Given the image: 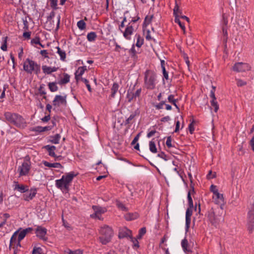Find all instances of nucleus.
<instances>
[{"mask_svg":"<svg viewBox=\"0 0 254 254\" xmlns=\"http://www.w3.org/2000/svg\"><path fill=\"white\" fill-rule=\"evenodd\" d=\"M76 176L74 172H70L62 176L61 179L55 181L56 187L61 190L63 193H68L70 183Z\"/></svg>","mask_w":254,"mask_h":254,"instance_id":"nucleus-1","label":"nucleus"},{"mask_svg":"<svg viewBox=\"0 0 254 254\" xmlns=\"http://www.w3.org/2000/svg\"><path fill=\"white\" fill-rule=\"evenodd\" d=\"M4 116L8 122L19 128L23 129L27 127L25 120L17 113L6 112Z\"/></svg>","mask_w":254,"mask_h":254,"instance_id":"nucleus-2","label":"nucleus"},{"mask_svg":"<svg viewBox=\"0 0 254 254\" xmlns=\"http://www.w3.org/2000/svg\"><path fill=\"white\" fill-rule=\"evenodd\" d=\"M158 83L157 75L152 70H146L144 73V85L148 90H153Z\"/></svg>","mask_w":254,"mask_h":254,"instance_id":"nucleus-3","label":"nucleus"},{"mask_svg":"<svg viewBox=\"0 0 254 254\" xmlns=\"http://www.w3.org/2000/svg\"><path fill=\"white\" fill-rule=\"evenodd\" d=\"M99 233L101 235L99 237V240L102 245H107L111 241L113 236V231L111 227L104 225L100 228Z\"/></svg>","mask_w":254,"mask_h":254,"instance_id":"nucleus-4","label":"nucleus"},{"mask_svg":"<svg viewBox=\"0 0 254 254\" xmlns=\"http://www.w3.org/2000/svg\"><path fill=\"white\" fill-rule=\"evenodd\" d=\"M23 69L28 73H34L38 75L41 72V66L34 61L28 58L23 64Z\"/></svg>","mask_w":254,"mask_h":254,"instance_id":"nucleus-5","label":"nucleus"},{"mask_svg":"<svg viewBox=\"0 0 254 254\" xmlns=\"http://www.w3.org/2000/svg\"><path fill=\"white\" fill-rule=\"evenodd\" d=\"M31 168V162L29 160L24 161L21 165H19L17 168V173H18V177L23 176H27L29 175Z\"/></svg>","mask_w":254,"mask_h":254,"instance_id":"nucleus-6","label":"nucleus"},{"mask_svg":"<svg viewBox=\"0 0 254 254\" xmlns=\"http://www.w3.org/2000/svg\"><path fill=\"white\" fill-rule=\"evenodd\" d=\"M92 208L94 210V213L90 215V217L94 219H97L100 220H103V218L102 214L105 213L107 211L105 207H101L99 205H93Z\"/></svg>","mask_w":254,"mask_h":254,"instance_id":"nucleus-7","label":"nucleus"},{"mask_svg":"<svg viewBox=\"0 0 254 254\" xmlns=\"http://www.w3.org/2000/svg\"><path fill=\"white\" fill-rule=\"evenodd\" d=\"M38 190V189L35 187H31L30 189L28 187V190L22 195V199L25 201H30L36 196Z\"/></svg>","mask_w":254,"mask_h":254,"instance_id":"nucleus-8","label":"nucleus"},{"mask_svg":"<svg viewBox=\"0 0 254 254\" xmlns=\"http://www.w3.org/2000/svg\"><path fill=\"white\" fill-rule=\"evenodd\" d=\"M251 68V66L247 63L238 62L235 64L232 69L237 72H242L250 70Z\"/></svg>","mask_w":254,"mask_h":254,"instance_id":"nucleus-9","label":"nucleus"},{"mask_svg":"<svg viewBox=\"0 0 254 254\" xmlns=\"http://www.w3.org/2000/svg\"><path fill=\"white\" fill-rule=\"evenodd\" d=\"M12 187L14 191H17L21 193H25L28 190L29 186L23 184H19L17 181H14Z\"/></svg>","mask_w":254,"mask_h":254,"instance_id":"nucleus-10","label":"nucleus"},{"mask_svg":"<svg viewBox=\"0 0 254 254\" xmlns=\"http://www.w3.org/2000/svg\"><path fill=\"white\" fill-rule=\"evenodd\" d=\"M66 96H63L59 95L55 96L54 100L53 101V104L54 106L59 107L61 105L66 106L67 104L66 102Z\"/></svg>","mask_w":254,"mask_h":254,"instance_id":"nucleus-11","label":"nucleus"},{"mask_svg":"<svg viewBox=\"0 0 254 254\" xmlns=\"http://www.w3.org/2000/svg\"><path fill=\"white\" fill-rule=\"evenodd\" d=\"M135 25H132L131 23H128L125 31L123 32V36L127 40H130L131 36L135 31Z\"/></svg>","mask_w":254,"mask_h":254,"instance_id":"nucleus-12","label":"nucleus"},{"mask_svg":"<svg viewBox=\"0 0 254 254\" xmlns=\"http://www.w3.org/2000/svg\"><path fill=\"white\" fill-rule=\"evenodd\" d=\"M33 229L31 227H28L24 229H21L17 235V245L20 246V243L24 238L27 233L31 232Z\"/></svg>","mask_w":254,"mask_h":254,"instance_id":"nucleus-13","label":"nucleus"},{"mask_svg":"<svg viewBox=\"0 0 254 254\" xmlns=\"http://www.w3.org/2000/svg\"><path fill=\"white\" fill-rule=\"evenodd\" d=\"M254 208L249 211L248 214V229L252 231L254 228Z\"/></svg>","mask_w":254,"mask_h":254,"instance_id":"nucleus-14","label":"nucleus"},{"mask_svg":"<svg viewBox=\"0 0 254 254\" xmlns=\"http://www.w3.org/2000/svg\"><path fill=\"white\" fill-rule=\"evenodd\" d=\"M47 229L41 226H38L36 230V235L40 239L43 240H47V238H46L45 236L47 234Z\"/></svg>","mask_w":254,"mask_h":254,"instance_id":"nucleus-15","label":"nucleus"},{"mask_svg":"<svg viewBox=\"0 0 254 254\" xmlns=\"http://www.w3.org/2000/svg\"><path fill=\"white\" fill-rule=\"evenodd\" d=\"M131 231L127 228H124L120 229L119 232L118 237L119 239H124L125 238H131Z\"/></svg>","mask_w":254,"mask_h":254,"instance_id":"nucleus-16","label":"nucleus"},{"mask_svg":"<svg viewBox=\"0 0 254 254\" xmlns=\"http://www.w3.org/2000/svg\"><path fill=\"white\" fill-rule=\"evenodd\" d=\"M212 199L216 204L221 205L222 208V205L224 203L223 195L219 192L216 193L213 195Z\"/></svg>","mask_w":254,"mask_h":254,"instance_id":"nucleus-17","label":"nucleus"},{"mask_svg":"<svg viewBox=\"0 0 254 254\" xmlns=\"http://www.w3.org/2000/svg\"><path fill=\"white\" fill-rule=\"evenodd\" d=\"M141 92V88L137 89L135 93H129V91H127V98L128 102H131L134 99L137 97H139L140 96Z\"/></svg>","mask_w":254,"mask_h":254,"instance_id":"nucleus-18","label":"nucleus"},{"mask_svg":"<svg viewBox=\"0 0 254 254\" xmlns=\"http://www.w3.org/2000/svg\"><path fill=\"white\" fill-rule=\"evenodd\" d=\"M208 218L210 223L215 226H216L219 222L218 217L215 214L213 211H211L208 212Z\"/></svg>","mask_w":254,"mask_h":254,"instance_id":"nucleus-19","label":"nucleus"},{"mask_svg":"<svg viewBox=\"0 0 254 254\" xmlns=\"http://www.w3.org/2000/svg\"><path fill=\"white\" fill-rule=\"evenodd\" d=\"M43 148L48 152V154L50 156L52 157L56 156L55 151L56 150V147L55 146L47 145L43 146Z\"/></svg>","mask_w":254,"mask_h":254,"instance_id":"nucleus-20","label":"nucleus"},{"mask_svg":"<svg viewBox=\"0 0 254 254\" xmlns=\"http://www.w3.org/2000/svg\"><path fill=\"white\" fill-rule=\"evenodd\" d=\"M42 163L44 164V165L46 167H50V168H60L62 169L63 168V166L60 163H51L50 162H48L46 161H43Z\"/></svg>","mask_w":254,"mask_h":254,"instance_id":"nucleus-21","label":"nucleus"},{"mask_svg":"<svg viewBox=\"0 0 254 254\" xmlns=\"http://www.w3.org/2000/svg\"><path fill=\"white\" fill-rule=\"evenodd\" d=\"M61 137V135L57 133L54 135L50 136L48 142L56 144H58L59 143Z\"/></svg>","mask_w":254,"mask_h":254,"instance_id":"nucleus-22","label":"nucleus"},{"mask_svg":"<svg viewBox=\"0 0 254 254\" xmlns=\"http://www.w3.org/2000/svg\"><path fill=\"white\" fill-rule=\"evenodd\" d=\"M64 77L60 79L58 83L60 85L67 84L70 81V75L66 73H63Z\"/></svg>","mask_w":254,"mask_h":254,"instance_id":"nucleus-23","label":"nucleus"},{"mask_svg":"<svg viewBox=\"0 0 254 254\" xmlns=\"http://www.w3.org/2000/svg\"><path fill=\"white\" fill-rule=\"evenodd\" d=\"M119 88V84L117 82H114L112 85L111 88V94L110 95V97L111 98H114L115 97V95L118 92Z\"/></svg>","mask_w":254,"mask_h":254,"instance_id":"nucleus-24","label":"nucleus"},{"mask_svg":"<svg viewBox=\"0 0 254 254\" xmlns=\"http://www.w3.org/2000/svg\"><path fill=\"white\" fill-rule=\"evenodd\" d=\"M134 38L136 40L135 46L138 48L141 47L144 43L143 38L139 34H135Z\"/></svg>","mask_w":254,"mask_h":254,"instance_id":"nucleus-25","label":"nucleus"},{"mask_svg":"<svg viewBox=\"0 0 254 254\" xmlns=\"http://www.w3.org/2000/svg\"><path fill=\"white\" fill-rule=\"evenodd\" d=\"M188 241L187 239L185 238L183 240H182L181 242V246L183 248V250L185 253H189L191 252V250L188 248Z\"/></svg>","mask_w":254,"mask_h":254,"instance_id":"nucleus-26","label":"nucleus"},{"mask_svg":"<svg viewBox=\"0 0 254 254\" xmlns=\"http://www.w3.org/2000/svg\"><path fill=\"white\" fill-rule=\"evenodd\" d=\"M139 111L138 109L136 110L134 113H132L129 117L126 119L125 122V125L126 126L127 125L131 123V121L137 115H139Z\"/></svg>","mask_w":254,"mask_h":254,"instance_id":"nucleus-27","label":"nucleus"},{"mask_svg":"<svg viewBox=\"0 0 254 254\" xmlns=\"http://www.w3.org/2000/svg\"><path fill=\"white\" fill-rule=\"evenodd\" d=\"M138 217V214L136 213H128L125 215V218L127 221H131L136 219Z\"/></svg>","mask_w":254,"mask_h":254,"instance_id":"nucleus-28","label":"nucleus"},{"mask_svg":"<svg viewBox=\"0 0 254 254\" xmlns=\"http://www.w3.org/2000/svg\"><path fill=\"white\" fill-rule=\"evenodd\" d=\"M56 82H51L48 83V86L51 92H54L58 90L59 88Z\"/></svg>","mask_w":254,"mask_h":254,"instance_id":"nucleus-29","label":"nucleus"},{"mask_svg":"<svg viewBox=\"0 0 254 254\" xmlns=\"http://www.w3.org/2000/svg\"><path fill=\"white\" fill-rule=\"evenodd\" d=\"M179 13L182 14V12L179 9V6L177 0H175V5L173 9V14L175 17H179Z\"/></svg>","mask_w":254,"mask_h":254,"instance_id":"nucleus-30","label":"nucleus"},{"mask_svg":"<svg viewBox=\"0 0 254 254\" xmlns=\"http://www.w3.org/2000/svg\"><path fill=\"white\" fill-rule=\"evenodd\" d=\"M97 38L96 33L95 32H90L87 34V39L89 42H94Z\"/></svg>","mask_w":254,"mask_h":254,"instance_id":"nucleus-31","label":"nucleus"},{"mask_svg":"<svg viewBox=\"0 0 254 254\" xmlns=\"http://www.w3.org/2000/svg\"><path fill=\"white\" fill-rule=\"evenodd\" d=\"M21 229V228H20L13 234L10 240V242H11V243H13V244H16V242H17V235Z\"/></svg>","mask_w":254,"mask_h":254,"instance_id":"nucleus-32","label":"nucleus"},{"mask_svg":"<svg viewBox=\"0 0 254 254\" xmlns=\"http://www.w3.org/2000/svg\"><path fill=\"white\" fill-rule=\"evenodd\" d=\"M86 66H79L77 70H76L74 75H77V76H81L84 73L85 71L86 70Z\"/></svg>","mask_w":254,"mask_h":254,"instance_id":"nucleus-33","label":"nucleus"},{"mask_svg":"<svg viewBox=\"0 0 254 254\" xmlns=\"http://www.w3.org/2000/svg\"><path fill=\"white\" fill-rule=\"evenodd\" d=\"M57 49L58 50L57 53L59 55L60 57V60L62 61H65L66 58L65 52L64 51L61 50V48L59 47H58Z\"/></svg>","mask_w":254,"mask_h":254,"instance_id":"nucleus-34","label":"nucleus"},{"mask_svg":"<svg viewBox=\"0 0 254 254\" xmlns=\"http://www.w3.org/2000/svg\"><path fill=\"white\" fill-rule=\"evenodd\" d=\"M116 204L117 207L121 210L124 211H127L128 210L127 208L120 201L117 200Z\"/></svg>","mask_w":254,"mask_h":254,"instance_id":"nucleus-35","label":"nucleus"},{"mask_svg":"<svg viewBox=\"0 0 254 254\" xmlns=\"http://www.w3.org/2000/svg\"><path fill=\"white\" fill-rule=\"evenodd\" d=\"M149 150L152 153H156L157 152V150L154 141L152 140L149 141Z\"/></svg>","mask_w":254,"mask_h":254,"instance_id":"nucleus-36","label":"nucleus"},{"mask_svg":"<svg viewBox=\"0 0 254 254\" xmlns=\"http://www.w3.org/2000/svg\"><path fill=\"white\" fill-rule=\"evenodd\" d=\"M77 26L78 28L81 30H83L86 28V23L83 20H80L77 23Z\"/></svg>","mask_w":254,"mask_h":254,"instance_id":"nucleus-37","label":"nucleus"},{"mask_svg":"<svg viewBox=\"0 0 254 254\" xmlns=\"http://www.w3.org/2000/svg\"><path fill=\"white\" fill-rule=\"evenodd\" d=\"M175 22L179 24L180 27L184 31H185L186 28L185 24L181 21L179 17H175Z\"/></svg>","mask_w":254,"mask_h":254,"instance_id":"nucleus-38","label":"nucleus"},{"mask_svg":"<svg viewBox=\"0 0 254 254\" xmlns=\"http://www.w3.org/2000/svg\"><path fill=\"white\" fill-rule=\"evenodd\" d=\"M236 84L238 87H242L247 85V83L245 80L240 78H236Z\"/></svg>","mask_w":254,"mask_h":254,"instance_id":"nucleus-39","label":"nucleus"},{"mask_svg":"<svg viewBox=\"0 0 254 254\" xmlns=\"http://www.w3.org/2000/svg\"><path fill=\"white\" fill-rule=\"evenodd\" d=\"M187 198H188V204H189V207L190 208H193V200L191 197L190 191H189L188 192Z\"/></svg>","mask_w":254,"mask_h":254,"instance_id":"nucleus-40","label":"nucleus"},{"mask_svg":"<svg viewBox=\"0 0 254 254\" xmlns=\"http://www.w3.org/2000/svg\"><path fill=\"white\" fill-rule=\"evenodd\" d=\"M42 68L43 70V72L46 74H50L52 73L51 66H48L47 65H43L42 66Z\"/></svg>","mask_w":254,"mask_h":254,"instance_id":"nucleus-41","label":"nucleus"},{"mask_svg":"<svg viewBox=\"0 0 254 254\" xmlns=\"http://www.w3.org/2000/svg\"><path fill=\"white\" fill-rule=\"evenodd\" d=\"M129 53L131 58H134L136 56L137 52L135 49V45L133 44L131 49L129 50Z\"/></svg>","mask_w":254,"mask_h":254,"instance_id":"nucleus-42","label":"nucleus"},{"mask_svg":"<svg viewBox=\"0 0 254 254\" xmlns=\"http://www.w3.org/2000/svg\"><path fill=\"white\" fill-rule=\"evenodd\" d=\"M157 156L159 158H161L164 160L165 161H167L170 159V157L167 155L164 152L162 151L160 153H158Z\"/></svg>","mask_w":254,"mask_h":254,"instance_id":"nucleus-43","label":"nucleus"},{"mask_svg":"<svg viewBox=\"0 0 254 254\" xmlns=\"http://www.w3.org/2000/svg\"><path fill=\"white\" fill-rule=\"evenodd\" d=\"M166 101H161L159 103L154 105V107L156 110H160L163 109V106L165 105Z\"/></svg>","mask_w":254,"mask_h":254,"instance_id":"nucleus-44","label":"nucleus"},{"mask_svg":"<svg viewBox=\"0 0 254 254\" xmlns=\"http://www.w3.org/2000/svg\"><path fill=\"white\" fill-rule=\"evenodd\" d=\"M211 105L214 107V110L215 113H216L219 109V105L216 100H211L210 101Z\"/></svg>","mask_w":254,"mask_h":254,"instance_id":"nucleus-45","label":"nucleus"},{"mask_svg":"<svg viewBox=\"0 0 254 254\" xmlns=\"http://www.w3.org/2000/svg\"><path fill=\"white\" fill-rule=\"evenodd\" d=\"M175 96L173 94H171L168 97V102L173 105L175 103H177V100L175 99Z\"/></svg>","mask_w":254,"mask_h":254,"instance_id":"nucleus-46","label":"nucleus"},{"mask_svg":"<svg viewBox=\"0 0 254 254\" xmlns=\"http://www.w3.org/2000/svg\"><path fill=\"white\" fill-rule=\"evenodd\" d=\"M146 232L145 227H142L139 230V233L137 236L138 238H141Z\"/></svg>","mask_w":254,"mask_h":254,"instance_id":"nucleus-47","label":"nucleus"},{"mask_svg":"<svg viewBox=\"0 0 254 254\" xmlns=\"http://www.w3.org/2000/svg\"><path fill=\"white\" fill-rule=\"evenodd\" d=\"M30 131L38 133L42 132V126H36L30 128Z\"/></svg>","mask_w":254,"mask_h":254,"instance_id":"nucleus-48","label":"nucleus"},{"mask_svg":"<svg viewBox=\"0 0 254 254\" xmlns=\"http://www.w3.org/2000/svg\"><path fill=\"white\" fill-rule=\"evenodd\" d=\"M3 38H4L3 43L1 46L0 49L3 51H7V37H4Z\"/></svg>","mask_w":254,"mask_h":254,"instance_id":"nucleus-49","label":"nucleus"},{"mask_svg":"<svg viewBox=\"0 0 254 254\" xmlns=\"http://www.w3.org/2000/svg\"><path fill=\"white\" fill-rule=\"evenodd\" d=\"M153 17V15H151L150 16H146L144 19V24H145L146 25L149 24L151 23Z\"/></svg>","mask_w":254,"mask_h":254,"instance_id":"nucleus-50","label":"nucleus"},{"mask_svg":"<svg viewBox=\"0 0 254 254\" xmlns=\"http://www.w3.org/2000/svg\"><path fill=\"white\" fill-rule=\"evenodd\" d=\"M228 22V21L227 17H226L224 15H223L222 19L221 21L222 27V26L227 27Z\"/></svg>","mask_w":254,"mask_h":254,"instance_id":"nucleus-51","label":"nucleus"},{"mask_svg":"<svg viewBox=\"0 0 254 254\" xmlns=\"http://www.w3.org/2000/svg\"><path fill=\"white\" fill-rule=\"evenodd\" d=\"M50 5L54 9H57L58 0H50Z\"/></svg>","mask_w":254,"mask_h":254,"instance_id":"nucleus-52","label":"nucleus"},{"mask_svg":"<svg viewBox=\"0 0 254 254\" xmlns=\"http://www.w3.org/2000/svg\"><path fill=\"white\" fill-rule=\"evenodd\" d=\"M192 208H190V207L187 209L186 213V218H191L192 214Z\"/></svg>","mask_w":254,"mask_h":254,"instance_id":"nucleus-53","label":"nucleus"},{"mask_svg":"<svg viewBox=\"0 0 254 254\" xmlns=\"http://www.w3.org/2000/svg\"><path fill=\"white\" fill-rule=\"evenodd\" d=\"M210 190L211 192L213 193V194L219 192L217 188V187L214 185H211L210 187Z\"/></svg>","mask_w":254,"mask_h":254,"instance_id":"nucleus-54","label":"nucleus"},{"mask_svg":"<svg viewBox=\"0 0 254 254\" xmlns=\"http://www.w3.org/2000/svg\"><path fill=\"white\" fill-rule=\"evenodd\" d=\"M31 43L32 44H40V38L39 37H36L34 38H33L31 41Z\"/></svg>","mask_w":254,"mask_h":254,"instance_id":"nucleus-55","label":"nucleus"},{"mask_svg":"<svg viewBox=\"0 0 254 254\" xmlns=\"http://www.w3.org/2000/svg\"><path fill=\"white\" fill-rule=\"evenodd\" d=\"M44 86H45L44 84L41 85L40 86L38 90H39V91L40 94L45 95L46 94V92L45 90Z\"/></svg>","mask_w":254,"mask_h":254,"instance_id":"nucleus-56","label":"nucleus"},{"mask_svg":"<svg viewBox=\"0 0 254 254\" xmlns=\"http://www.w3.org/2000/svg\"><path fill=\"white\" fill-rule=\"evenodd\" d=\"M67 254H82V251L78 249L74 251L69 250Z\"/></svg>","mask_w":254,"mask_h":254,"instance_id":"nucleus-57","label":"nucleus"},{"mask_svg":"<svg viewBox=\"0 0 254 254\" xmlns=\"http://www.w3.org/2000/svg\"><path fill=\"white\" fill-rule=\"evenodd\" d=\"M166 144L167 147L169 148L173 147L172 145V138L171 136H168L167 137Z\"/></svg>","mask_w":254,"mask_h":254,"instance_id":"nucleus-58","label":"nucleus"},{"mask_svg":"<svg viewBox=\"0 0 254 254\" xmlns=\"http://www.w3.org/2000/svg\"><path fill=\"white\" fill-rule=\"evenodd\" d=\"M21 245L20 243V246H17V243L16 244H14V246L13 247V249L14 250L13 254H17L19 250L18 249L19 247H21Z\"/></svg>","mask_w":254,"mask_h":254,"instance_id":"nucleus-59","label":"nucleus"},{"mask_svg":"<svg viewBox=\"0 0 254 254\" xmlns=\"http://www.w3.org/2000/svg\"><path fill=\"white\" fill-rule=\"evenodd\" d=\"M191 221V218H186V230L187 231L190 228V224Z\"/></svg>","mask_w":254,"mask_h":254,"instance_id":"nucleus-60","label":"nucleus"},{"mask_svg":"<svg viewBox=\"0 0 254 254\" xmlns=\"http://www.w3.org/2000/svg\"><path fill=\"white\" fill-rule=\"evenodd\" d=\"M193 123V121L191 122L190 124L189 125V131L190 134H192L194 130V127Z\"/></svg>","mask_w":254,"mask_h":254,"instance_id":"nucleus-61","label":"nucleus"},{"mask_svg":"<svg viewBox=\"0 0 254 254\" xmlns=\"http://www.w3.org/2000/svg\"><path fill=\"white\" fill-rule=\"evenodd\" d=\"M51 119L50 114L45 116L41 119V121L44 123H47Z\"/></svg>","mask_w":254,"mask_h":254,"instance_id":"nucleus-62","label":"nucleus"},{"mask_svg":"<svg viewBox=\"0 0 254 254\" xmlns=\"http://www.w3.org/2000/svg\"><path fill=\"white\" fill-rule=\"evenodd\" d=\"M40 248H34L32 251V254H41Z\"/></svg>","mask_w":254,"mask_h":254,"instance_id":"nucleus-63","label":"nucleus"},{"mask_svg":"<svg viewBox=\"0 0 254 254\" xmlns=\"http://www.w3.org/2000/svg\"><path fill=\"white\" fill-rule=\"evenodd\" d=\"M249 143L251 146L252 150L254 152V135L252 137Z\"/></svg>","mask_w":254,"mask_h":254,"instance_id":"nucleus-64","label":"nucleus"}]
</instances>
